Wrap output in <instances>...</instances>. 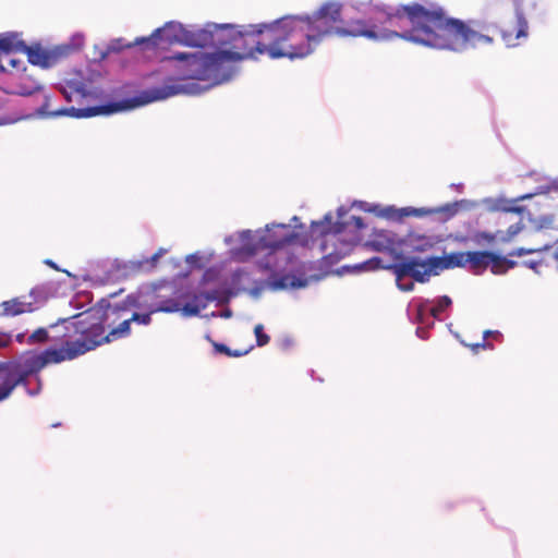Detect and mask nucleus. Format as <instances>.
<instances>
[{
  "label": "nucleus",
  "mask_w": 558,
  "mask_h": 558,
  "mask_svg": "<svg viewBox=\"0 0 558 558\" xmlns=\"http://www.w3.org/2000/svg\"><path fill=\"white\" fill-rule=\"evenodd\" d=\"M202 310H204V304L195 305L191 301L185 303L182 307V311L186 316H197Z\"/></svg>",
  "instance_id": "obj_35"
},
{
  "label": "nucleus",
  "mask_w": 558,
  "mask_h": 558,
  "mask_svg": "<svg viewBox=\"0 0 558 558\" xmlns=\"http://www.w3.org/2000/svg\"><path fill=\"white\" fill-rule=\"evenodd\" d=\"M379 263V259L378 258H373V259H369L368 262H366L365 264L366 265H372V264H378Z\"/></svg>",
  "instance_id": "obj_43"
},
{
  "label": "nucleus",
  "mask_w": 558,
  "mask_h": 558,
  "mask_svg": "<svg viewBox=\"0 0 558 558\" xmlns=\"http://www.w3.org/2000/svg\"><path fill=\"white\" fill-rule=\"evenodd\" d=\"M468 265L466 252L451 253L445 257H428L424 263L415 260L402 264L399 266L400 275L412 274V278L417 282L428 281L430 276H437L441 270L465 267Z\"/></svg>",
  "instance_id": "obj_6"
},
{
  "label": "nucleus",
  "mask_w": 558,
  "mask_h": 558,
  "mask_svg": "<svg viewBox=\"0 0 558 558\" xmlns=\"http://www.w3.org/2000/svg\"><path fill=\"white\" fill-rule=\"evenodd\" d=\"M63 93H64L65 98H66L69 101H72V96H71L66 90H64Z\"/></svg>",
  "instance_id": "obj_46"
},
{
  "label": "nucleus",
  "mask_w": 558,
  "mask_h": 558,
  "mask_svg": "<svg viewBox=\"0 0 558 558\" xmlns=\"http://www.w3.org/2000/svg\"><path fill=\"white\" fill-rule=\"evenodd\" d=\"M251 29L239 31L232 25H216L219 33L218 45L228 46L229 53H236L241 57V61L245 59L256 58L259 53V43L262 37L257 33L259 24L251 25Z\"/></svg>",
  "instance_id": "obj_5"
},
{
  "label": "nucleus",
  "mask_w": 558,
  "mask_h": 558,
  "mask_svg": "<svg viewBox=\"0 0 558 558\" xmlns=\"http://www.w3.org/2000/svg\"><path fill=\"white\" fill-rule=\"evenodd\" d=\"M250 349L248 350H244V351H241V350H231L230 349V354L228 356H233V357H239V356H242L246 353H248Z\"/></svg>",
  "instance_id": "obj_42"
},
{
  "label": "nucleus",
  "mask_w": 558,
  "mask_h": 558,
  "mask_svg": "<svg viewBox=\"0 0 558 558\" xmlns=\"http://www.w3.org/2000/svg\"><path fill=\"white\" fill-rule=\"evenodd\" d=\"M24 47V41L19 38L15 33H1L0 34V52L11 53L21 52ZM5 66L0 62V72H5Z\"/></svg>",
  "instance_id": "obj_20"
},
{
  "label": "nucleus",
  "mask_w": 558,
  "mask_h": 558,
  "mask_svg": "<svg viewBox=\"0 0 558 558\" xmlns=\"http://www.w3.org/2000/svg\"><path fill=\"white\" fill-rule=\"evenodd\" d=\"M40 89L41 86L37 82H32L31 84L21 83L17 85L15 94L20 96H32Z\"/></svg>",
  "instance_id": "obj_32"
},
{
  "label": "nucleus",
  "mask_w": 558,
  "mask_h": 558,
  "mask_svg": "<svg viewBox=\"0 0 558 558\" xmlns=\"http://www.w3.org/2000/svg\"><path fill=\"white\" fill-rule=\"evenodd\" d=\"M9 63L12 69H15V70H24L25 69L23 61L20 59H16V58L10 59Z\"/></svg>",
  "instance_id": "obj_40"
},
{
  "label": "nucleus",
  "mask_w": 558,
  "mask_h": 558,
  "mask_svg": "<svg viewBox=\"0 0 558 558\" xmlns=\"http://www.w3.org/2000/svg\"><path fill=\"white\" fill-rule=\"evenodd\" d=\"M508 211H515V213H520L522 211V208H519V207H515V208H510V209H507Z\"/></svg>",
  "instance_id": "obj_47"
},
{
  "label": "nucleus",
  "mask_w": 558,
  "mask_h": 558,
  "mask_svg": "<svg viewBox=\"0 0 558 558\" xmlns=\"http://www.w3.org/2000/svg\"><path fill=\"white\" fill-rule=\"evenodd\" d=\"M21 52L27 56L29 63L39 65L41 68H49L54 61V56L41 48V46L38 44L28 46L24 41V47H22Z\"/></svg>",
  "instance_id": "obj_16"
},
{
  "label": "nucleus",
  "mask_w": 558,
  "mask_h": 558,
  "mask_svg": "<svg viewBox=\"0 0 558 558\" xmlns=\"http://www.w3.org/2000/svg\"><path fill=\"white\" fill-rule=\"evenodd\" d=\"M254 333H255L256 343L258 347L266 345L270 340L269 336L264 332V326L262 324H257L254 327Z\"/></svg>",
  "instance_id": "obj_34"
},
{
  "label": "nucleus",
  "mask_w": 558,
  "mask_h": 558,
  "mask_svg": "<svg viewBox=\"0 0 558 558\" xmlns=\"http://www.w3.org/2000/svg\"><path fill=\"white\" fill-rule=\"evenodd\" d=\"M412 260H415L417 263H424V259H421L418 257H401L399 262L387 267V269L391 270L393 272V275L396 276V281H397L398 288L404 292H409L414 289V283L412 281H410L408 283L402 282L404 277L412 278V274L400 275V274H398L399 272L398 270H399V266H401L402 264L412 262Z\"/></svg>",
  "instance_id": "obj_23"
},
{
  "label": "nucleus",
  "mask_w": 558,
  "mask_h": 558,
  "mask_svg": "<svg viewBox=\"0 0 558 558\" xmlns=\"http://www.w3.org/2000/svg\"><path fill=\"white\" fill-rule=\"evenodd\" d=\"M167 59L181 63L180 71L184 78L208 81V53L203 51L194 53L178 52L169 56Z\"/></svg>",
  "instance_id": "obj_9"
},
{
  "label": "nucleus",
  "mask_w": 558,
  "mask_h": 558,
  "mask_svg": "<svg viewBox=\"0 0 558 558\" xmlns=\"http://www.w3.org/2000/svg\"><path fill=\"white\" fill-rule=\"evenodd\" d=\"M494 333H498V331H492V330H485L483 332V340L482 342H477V343H465V342H462L465 347L470 348L471 351L473 353H478V351L481 349L483 350H492L494 348V345L490 343V342H487L486 339L490 336V335H494Z\"/></svg>",
  "instance_id": "obj_29"
},
{
  "label": "nucleus",
  "mask_w": 558,
  "mask_h": 558,
  "mask_svg": "<svg viewBox=\"0 0 558 558\" xmlns=\"http://www.w3.org/2000/svg\"><path fill=\"white\" fill-rule=\"evenodd\" d=\"M165 253L163 248H160L158 252H156L154 255H151L148 258H144L142 260H131L129 262L125 267L129 269L132 274H138L142 271H151L156 268L159 258Z\"/></svg>",
  "instance_id": "obj_22"
},
{
  "label": "nucleus",
  "mask_w": 558,
  "mask_h": 558,
  "mask_svg": "<svg viewBox=\"0 0 558 558\" xmlns=\"http://www.w3.org/2000/svg\"><path fill=\"white\" fill-rule=\"evenodd\" d=\"M0 306L2 307L1 315L3 316H17L24 313H31L36 308L33 302L27 301L25 296L3 301Z\"/></svg>",
  "instance_id": "obj_17"
},
{
  "label": "nucleus",
  "mask_w": 558,
  "mask_h": 558,
  "mask_svg": "<svg viewBox=\"0 0 558 558\" xmlns=\"http://www.w3.org/2000/svg\"><path fill=\"white\" fill-rule=\"evenodd\" d=\"M24 338H25V335H24V333H19V335L16 336V340H17L20 343H22V342L24 341Z\"/></svg>",
  "instance_id": "obj_44"
},
{
  "label": "nucleus",
  "mask_w": 558,
  "mask_h": 558,
  "mask_svg": "<svg viewBox=\"0 0 558 558\" xmlns=\"http://www.w3.org/2000/svg\"><path fill=\"white\" fill-rule=\"evenodd\" d=\"M131 324L130 318L123 319L116 328H112L107 335L108 342L125 338L131 333Z\"/></svg>",
  "instance_id": "obj_26"
},
{
  "label": "nucleus",
  "mask_w": 558,
  "mask_h": 558,
  "mask_svg": "<svg viewBox=\"0 0 558 558\" xmlns=\"http://www.w3.org/2000/svg\"><path fill=\"white\" fill-rule=\"evenodd\" d=\"M29 376L26 363H0V402L7 400L17 386H27Z\"/></svg>",
  "instance_id": "obj_8"
},
{
  "label": "nucleus",
  "mask_w": 558,
  "mask_h": 558,
  "mask_svg": "<svg viewBox=\"0 0 558 558\" xmlns=\"http://www.w3.org/2000/svg\"><path fill=\"white\" fill-rule=\"evenodd\" d=\"M214 349L216 352L229 355L230 354V348H228L223 343L214 342Z\"/></svg>",
  "instance_id": "obj_38"
},
{
  "label": "nucleus",
  "mask_w": 558,
  "mask_h": 558,
  "mask_svg": "<svg viewBox=\"0 0 558 558\" xmlns=\"http://www.w3.org/2000/svg\"><path fill=\"white\" fill-rule=\"evenodd\" d=\"M522 229L523 225L521 222L509 226V228L506 231V235L501 240L504 242L511 241Z\"/></svg>",
  "instance_id": "obj_36"
},
{
  "label": "nucleus",
  "mask_w": 558,
  "mask_h": 558,
  "mask_svg": "<svg viewBox=\"0 0 558 558\" xmlns=\"http://www.w3.org/2000/svg\"><path fill=\"white\" fill-rule=\"evenodd\" d=\"M490 256H493V252L488 251L466 252V259L470 270L476 275L486 270L489 266Z\"/></svg>",
  "instance_id": "obj_21"
},
{
  "label": "nucleus",
  "mask_w": 558,
  "mask_h": 558,
  "mask_svg": "<svg viewBox=\"0 0 558 558\" xmlns=\"http://www.w3.org/2000/svg\"><path fill=\"white\" fill-rule=\"evenodd\" d=\"M53 340L62 341L61 348H48L41 353L32 356L26 360L25 363L28 371L32 374L39 372L49 364H59L64 361H71L78 357L77 351L73 344L69 341L68 337H64V332L58 337H53Z\"/></svg>",
  "instance_id": "obj_7"
},
{
  "label": "nucleus",
  "mask_w": 558,
  "mask_h": 558,
  "mask_svg": "<svg viewBox=\"0 0 558 558\" xmlns=\"http://www.w3.org/2000/svg\"><path fill=\"white\" fill-rule=\"evenodd\" d=\"M489 265L493 274L501 275L507 272V270L514 268L517 266V262L493 253V256L489 257Z\"/></svg>",
  "instance_id": "obj_25"
},
{
  "label": "nucleus",
  "mask_w": 558,
  "mask_h": 558,
  "mask_svg": "<svg viewBox=\"0 0 558 558\" xmlns=\"http://www.w3.org/2000/svg\"><path fill=\"white\" fill-rule=\"evenodd\" d=\"M50 339L48 329L40 327L37 328L35 331H33L28 337L26 342L28 344H37V343H45Z\"/></svg>",
  "instance_id": "obj_30"
},
{
  "label": "nucleus",
  "mask_w": 558,
  "mask_h": 558,
  "mask_svg": "<svg viewBox=\"0 0 558 558\" xmlns=\"http://www.w3.org/2000/svg\"><path fill=\"white\" fill-rule=\"evenodd\" d=\"M327 221H318L313 222V228H319V233L323 235L329 234V233H340L342 231V227L337 223L335 226L331 225L330 217H326Z\"/></svg>",
  "instance_id": "obj_28"
},
{
  "label": "nucleus",
  "mask_w": 558,
  "mask_h": 558,
  "mask_svg": "<svg viewBox=\"0 0 558 558\" xmlns=\"http://www.w3.org/2000/svg\"><path fill=\"white\" fill-rule=\"evenodd\" d=\"M451 299L447 295L440 296L436 304L430 308V315L435 318H439L441 313H444L450 305Z\"/></svg>",
  "instance_id": "obj_31"
},
{
  "label": "nucleus",
  "mask_w": 558,
  "mask_h": 558,
  "mask_svg": "<svg viewBox=\"0 0 558 558\" xmlns=\"http://www.w3.org/2000/svg\"><path fill=\"white\" fill-rule=\"evenodd\" d=\"M529 24L522 12H517L515 31H502L501 36L508 47H514L520 38L527 37Z\"/></svg>",
  "instance_id": "obj_19"
},
{
  "label": "nucleus",
  "mask_w": 558,
  "mask_h": 558,
  "mask_svg": "<svg viewBox=\"0 0 558 558\" xmlns=\"http://www.w3.org/2000/svg\"><path fill=\"white\" fill-rule=\"evenodd\" d=\"M219 33L208 29H187L183 28L181 45L189 47L204 48L206 46H218Z\"/></svg>",
  "instance_id": "obj_14"
},
{
  "label": "nucleus",
  "mask_w": 558,
  "mask_h": 558,
  "mask_svg": "<svg viewBox=\"0 0 558 558\" xmlns=\"http://www.w3.org/2000/svg\"><path fill=\"white\" fill-rule=\"evenodd\" d=\"M241 61L236 53H229L228 50H219L208 53V81L221 84L229 81L234 73V63Z\"/></svg>",
  "instance_id": "obj_10"
},
{
  "label": "nucleus",
  "mask_w": 558,
  "mask_h": 558,
  "mask_svg": "<svg viewBox=\"0 0 558 558\" xmlns=\"http://www.w3.org/2000/svg\"><path fill=\"white\" fill-rule=\"evenodd\" d=\"M118 312V307L111 306H108L106 311L92 308L84 314L59 318L50 325V328L62 325L64 337H68L81 356L108 342L105 323L111 315H117Z\"/></svg>",
  "instance_id": "obj_4"
},
{
  "label": "nucleus",
  "mask_w": 558,
  "mask_h": 558,
  "mask_svg": "<svg viewBox=\"0 0 558 558\" xmlns=\"http://www.w3.org/2000/svg\"><path fill=\"white\" fill-rule=\"evenodd\" d=\"M11 343V336L8 333H0V348H5Z\"/></svg>",
  "instance_id": "obj_41"
},
{
  "label": "nucleus",
  "mask_w": 558,
  "mask_h": 558,
  "mask_svg": "<svg viewBox=\"0 0 558 558\" xmlns=\"http://www.w3.org/2000/svg\"><path fill=\"white\" fill-rule=\"evenodd\" d=\"M538 250L536 248H524V247H519V248H515L513 251H511L509 253V256H523V255H529V254H533L535 252H537Z\"/></svg>",
  "instance_id": "obj_37"
},
{
  "label": "nucleus",
  "mask_w": 558,
  "mask_h": 558,
  "mask_svg": "<svg viewBox=\"0 0 558 558\" xmlns=\"http://www.w3.org/2000/svg\"><path fill=\"white\" fill-rule=\"evenodd\" d=\"M75 93H76L77 95H80L81 97H84V96H85L83 88H76V89H75Z\"/></svg>",
  "instance_id": "obj_45"
},
{
  "label": "nucleus",
  "mask_w": 558,
  "mask_h": 558,
  "mask_svg": "<svg viewBox=\"0 0 558 558\" xmlns=\"http://www.w3.org/2000/svg\"><path fill=\"white\" fill-rule=\"evenodd\" d=\"M184 26L177 22H168L163 27L157 28L149 37L136 39L135 44L147 43L154 47L159 46L160 44H181L182 43V33Z\"/></svg>",
  "instance_id": "obj_12"
},
{
  "label": "nucleus",
  "mask_w": 558,
  "mask_h": 558,
  "mask_svg": "<svg viewBox=\"0 0 558 558\" xmlns=\"http://www.w3.org/2000/svg\"><path fill=\"white\" fill-rule=\"evenodd\" d=\"M221 293L218 290H211L206 292H199L194 294L191 302L195 305L204 304V308L208 305V303L214 301H221Z\"/></svg>",
  "instance_id": "obj_27"
},
{
  "label": "nucleus",
  "mask_w": 558,
  "mask_h": 558,
  "mask_svg": "<svg viewBox=\"0 0 558 558\" xmlns=\"http://www.w3.org/2000/svg\"><path fill=\"white\" fill-rule=\"evenodd\" d=\"M274 288L275 289H284L287 287H303V282H295L290 276H283L277 280L274 281Z\"/></svg>",
  "instance_id": "obj_33"
},
{
  "label": "nucleus",
  "mask_w": 558,
  "mask_h": 558,
  "mask_svg": "<svg viewBox=\"0 0 558 558\" xmlns=\"http://www.w3.org/2000/svg\"><path fill=\"white\" fill-rule=\"evenodd\" d=\"M257 33L262 37L259 53L271 59L304 58L314 49L301 15H288L272 23H262Z\"/></svg>",
  "instance_id": "obj_2"
},
{
  "label": "nucleus",
  "mask_w": 558,
  "mask_h": 558,
  "mask_svg": "<svg viewBox=\"0 0 558 558\" xmlns=\"http://www.w3.org/2000/svg\"><path fill=\"white\" fill-rule=\"evenodd\" d=\"M112 110L107 109V107H86V108H61L59 110L49 112L50 117H61L68 116L71 118H90L100 113L111 112Z\"/></svg>",
  "instance_id": "obj_18"
},
{
  "label": "nucleus",
  "mask_w": 558,
  "mask_h": 558,
  "mask_svg": "<svg viewBox=\"0 0 558 558\" xmlns=\"http://www.w3.org/2000/svg\"><path fill=\"white\" fill-rule=\"evenodd\" d=\"M177 310H178V305L173 301L169 300V301L163 302L161 305H159L157 307L150 308L149 312H147V313H143V314L133 313L132 316L130 317V320L132 323H137L141 325H149L151 323V314L153 313L173 312Z\"/></svg>",
  "instance_id": "obj_24"
},
{
  "label": "nucleus",
  "mask_w": 558,
  "mask_h": 558,
  "mask_svg": "<svg viewBox=\"0 0 558 558\" xmlns=\"http://www.w3.org/2000/svg\"><path fill=\"white\" fill-rule=\"evenodd\" d=\"M182 93H185V86L182 84L174 83V81L170 78L162 86L151 87L143 92L141 100L137 101V105L163 100Z\"/></svg>",
  "instance_id": "obj_13"
},
{
  "label": "nucleus",
  "mask_w": 558,
  "mask_h": 558,
  "mask_svg": "<svg viewBox=\"0 0 558 558\" xmlns=\"http://www.w3.org/2000/svg\"><path fill=\"white\" fill-rule=\"evenodd\" d=\"M351 222L354 225L355 229L361 230L365 227L364 220L362 217L352 216Z\"/></svg>",
  "instance_id": "obj_39"
},
{
  "label": "nucleus",
  "mask_w": 558,
  "mask_h": 558,
  "mask_svg": "<svg viewBox=\"0 0 558 558\" xmlns=\"http://www.w3.org/2000/svg\"><path fill=\"white\" fill-rule=\"evenodd\" d=\"M296 239L298 234L291 230L289 226L277 225L267 229L266 233L259 238L258 243L254 246L252 252L266 248H281L287 244L294 243Z\"/></svg>",
  "instance_id": "obj_11"
},
{
  "label": "nucleus",
  "mask_w": 558,
  "mask_h": 558,
  "mask_svg": "<svg viewBox=\"0 0 558 558\" xmlns=\"http://www.w3.org/2000/svg\"><path fill=\"white\" fill-rule=\"evenodd\" d=\"M462 201L461 202H453V203H448V204H445L442 206H439V207H435V208H404L403 210L405 211V215L409 216V215H413V216H416V217H423V216H426V215H434V214H438V215H441L444 220H449L450 218L454 217L461 205H462Z\"/></svg>",
  "instance_id": "obj_15"
},
{
  "label": "nucleus",
  "mask_w": 558,
  "mask_h": 558,
  "mask_svg": "<svg viewBox=\"0 0 558 558\" xmlns=\"http://www.w3.org/2000/svg\"><path fill=\"white\" fill-rule=\"evenodd\" d=\"M384 14L385 20L381 23L388 24L389 27L366 23L376 25V31H395L399 34L398 37L427 47L460 52L469 47L494 44L489 26L475 21L465 23L459 19L448 17L438 5L412 3L401 5L393 12L384 10ZM377 22H380V19H377Z\"/></svg>",
  "instance_id": "obj_1"
},
{
  "label": "nucleus",
  "mask_w": 558,
  "mask_h": 558,
  "mask_svg": "<svg viewBox=\"0 0 558 558\" xmlns=\"http://www.w3.org/2000/svg\"><path fill=\"white\" fill-rule=\"evenodd\" d=\"M342 4L328 1L320 5L312 15H301L306 25V33L315 47L324 37L337 35L340 37H365L374 41L390 40L398 36L395 31H376V25H368L364 20H355L347 27L341 26Z\"/></svg>",
  "instance_id": "obj_3"
},
{
  "label": "nucleus",
  "mask_w": 558,
  "mask_h": 558,
  "mask_svg": "<svg viewBox=\"0 0 558 558\" xmlns=\"http://www.w3.org/2000/svg\"><path fill=\"white\" fill-rule=\"evenodd\" d=\"M46 264H48L49 266H51L53 268H57L52 260H47Z\"/></svg>",
  "instance_id": "obj_48"
}]
</instances>
